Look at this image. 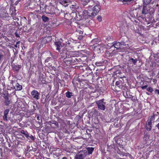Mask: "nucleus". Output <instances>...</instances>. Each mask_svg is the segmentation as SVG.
I'll list each match as a JSON object with an SVG mask.
<instances>
[{
	"mask_svg": "<svg viewBox=\"0 0 159 159\" xmlns=\"http://www.w3.org/2000/svg\"><path fill=\"white\" fill-rule=\"evenodd\" d=\"M68 51H67L66 48H63L61 51L60 53V59L64 58V62L66 64H70L71 63L75 62V60H74V61L72 59L67 60V54L68 53Z\"/></svg>",
	"mask_w": 159,
	"mask_h": 159,
	"instance_id": "1",
	"label": "nucleus"
},
{
	"mask_svg": "<svg viewBox=\"0 0 159 159\" xmlns=\"http://www.w3.org/2000/svg\"><path fill=\"white\" fill-rule=\"evenodd\" d=\"M154 12V10L152 8H150L149 7H146L144 5L142 11V14H147L148 13L151 14Z\"/></svg>",
	"mask_w": 159,
	"mask_h": 159,
	"instance_id": "2",
	"label": "nucleus"
},
{
	"mask_svg": "<svg viewBox=\"0 0 159 159\" xmlns=\"http://www.w3.org/2000/svg\"><path fill=\"white\" fill-rule=\"evenodd\" d=\"M104 100V99H102V100L96 102L98 109L102 111L104 110L105 109V105L106 103L105 102H103Z\"/></svg>",
	"mask_w": 159,
	"mask_h": 159,
	"instance_id": "3",
	"label": "nucleus"
},
{
	"mask_svg": "<svg viewBox=\"0 0 159 159\" xmlns=\"http://www.w3.org/2000/svg\"><path fill=\"white\" fill-rule=\"evenodd\" d=\"M100 10V6L98 4L95 5L93 8V11L91 12V15L93 17L98 13Z\"/></svg>",
	"mask_w": 159,
	"mask_h": 159,
	"instance_id": "4",
	"label": "nucleus"
},
{
	"mask_svg": "<svg viewBox=\"0 0 159 159\" xmlns=\"http://www.w3.org/2000/svg\"><path fill=\"white\" fill-rule=\"evenodd\" d=\"M87 153L86 150L81 151L76 155L75 158L76 159H83L86 157Z\"/></svg>",
	"mask_w": 159,
	"mask_h": 159,
	"instance_id": "5",
	"label": "nucleus"
},
{
	"mask_svg": "<svg viewBox=\"0 0 159 159\" xmlns=\"http://www.w3.org/2000/svg\"><path fill=\"white\" fill-rule=\"evenodd\" d=\"M120 80L117 81L116 83V87H114V84H111V89L115 91H118L119 90L122 89V85L120 84Z\"/></svg>",
	"mask_w": 159,
	"mask_h": 159,
	"instance_id": "6",
	"label": "nucleus"
},
{
	"mask_svg": "<svg viewBox=\"0 0 159 159\" xmlns=\"http://www.w3.org/2000/svg\"><path fill=\"white\" fill-rule=\"evenodd\" d=\"M70 3L71 4V6L70 7L72 11H75L77 9L79 8V4L78 2L74 1H70Z\"/></svg>",
	"mask_w": 159,
	"mask_h": 159,
	"instance_id": "7",
	"label": "nucleus"
},
{
	"mask_svg": "<svg viewBox=\"0 0 159 159\" xmlns=\"http://www.w3.org/2000/svg\"><path fill=\"white\" fill-rule=\"evenodd\" d=\"M82 12L83 13L84 19H86V18H88L89 17L91 18H93L92 16L91 15V11H87L85 10Z\"/></svg>",
	"mask_w": 159,
	"mask_h": 159,
	"instance_id": "8",
	"label": "nucleus"
},
{
	"mask_svg": "<svg viewBox=\"0 0 159 159\" xmlns=\"http://www.w3.org/2000/svg\"><path fill=\"white\" fill-rule=\"evenodd\" d=\"M52 39L51 36H48L43 38L41 42L42 43L46 44L50 42Z\"/></svg>",
	"mask_w": 159,
	"mask_h": 159,
	"instance_id": "9",
	"label": "nucleus"
},
{
	"mask_svg": "<svg viewBox=\"0 0 159 159\" xmlns=\"http://www.w3.org/2000/svg\"><path fill=\"white\" fill-rule=\"evenodd\" d=\"M9 112V109H7L4 110L3 116V119L4 121H7L9 119V117H7Z\"/></svg>",
	"mask_w": 159,
	"mask_h": 159,
	"instance_id": "10",
	"label": "nucleus"
},
{
	"mask_svg": "<svg viewBox=\"0 0 159 159\" xmlns=\"http://www.w3.org/2000/svg\"><path fill=\"white\" fill-rule=\"evenodd\" d=\"M31 94L34 98L37 100L39 99V93L37 90H33L32 91Z\"/></svg>",
	"mask_w": 159,
	"mask_h": 159,
	"instance_id": "11",
	"label": "nucleus"
},
{
	"mask_svg": "<svg viewBox=\"0 0 159 159\" xmlns=\"http://www.w3.org/2000/svg\"><path fill=\"white\" fill-rule=\"evenodd\" d=\"M99 2L98 1H94V0H90L88 3L87 4L88 5V7H91L93 6H95L96 4H98Z\"/></svg>",
	"mask_w": 159,
	"mask_h": 159,
	"instance_id": "12",
	"label": "nucleus"
},
{
	"mask_svg": "<svg viewBox=\"0 0 159 159\" xmlns=\"http://www.w3.org/2000/svg\"><path fill=\"white\" fill-rule=\"evenodd\" d=\"M76 15L77 20H80L84 19L83 13L82 12L80 11Z\"/></svg>",
	"mask_w": 159,
	"mask_h": 159,
	"instance_id": "13",
	"label": "nucleus"
},
{
	"mask_svg": "<svg viewBox=\"0 0 159 159\" xmlns=\"http://www.w3.org/2000/svg\"><path fill=\"white\" fill-rule=\"evenodd\" d=\"M48 124L50 125L52 127L54 128L57 127L58 125V122L55 121H49Z\"/></svg>",
	"mask_w": 159,
	"mask_h": 159,
	"instance_id": "14",
	"label": "nucleus"
},
{
	"mask_svg": "<svg viewBox=\"0 0 159 159\" xmlns=\"http://www.w3.org/2000/svg\"><path fill=\"white\" fill-rule=\"evenodd\" d=\"M68 53L67 54V60L72 59L73 60V61H74V60H77L76 58H75L74 56H72V52L68 51Z\"/></svg>",
	"mask_w": 159,
	"mask_h": 159,
	"instance_id": "15",
	"label": "nucleus"
},
{
	"mask_svg": "<svg viewBox=\"0 0 159 159\" xmlns=\"http://www.w3.org/2000/svg\"><path fill=\"white\" fill-rule=\"evenodd\" d=\"M5 99L4 103L5 105L8 106L10 104V100L8 98V93L3 97Z\"/></svg>",
	"mask_w": 159,
	"mask_h": 159,
	"instance_id": "16",
	"label": "nucleus"
},
{
	"mask_svg": "<svg viewBox=\"0 0 159 159\" xmlns=\"http://www.w3.org/2000/svg\"><path fill=\"white\" fill-rule=\"evenodd\" d=\"M112 44H113L112 45V46H114L117 49H118L121 47L120 42H114L112 43Z\"/></svg>",
	"mask_w": 159,
	"mask_h": 159,
	"instance_id": "17",
	"label": "nucleus"
},
{
	"mask_svg": "<svg viewBox=\"0 0 159 159\" xmlns=\"http://www.w3.org/2000/svg\"><path fill=\"white\" fill-rule=\"evenodd\" d=\"M55 45L57 47V50L60 51L59 50L60 49V47L61 46V43L60 41L57 42L55 43Z\"/></svg>",
	"mask_w": 159,
	"mask_h": 159,
	"instance_id": "18",
	"label": "nucleus"
},
{
	"mask_svg": "<svg viewBox=\"0 0 159 159\" xmlns=\"http://www.w3.org/2000/svg\"><path fill=\"white\" fill-rule=\"evenodd\" d=\"M15 89L16 90H20L22 89V86L20 85L18 83H16V86L14 87Z\"/></svg>",
	"mask_w": 159,
	"mask_h": 159,
	"instance_id": "19",
	"label": "nucleus"
},
{
	"mask_svg": "<svg viewBox=\"0 0 159 159\" xmlns=\"http://www.w3.org/2000/svg\"><path fill=\"white\" fill-rule=\"evenodd\" d=\"M70 3V1H68L66 0H63L61 2V4L65 7H67Z\"/></svg>",
	"mask_w": 159,
	"mask_h": 159,
	"instance_id": "20",
	"label": "nucleus"
},
{
	"mask_svg": "<svg viewBox=\"0 0 159 159\" xmlns=\"http://www.w3.org/2000/svg\"><path fill=\"white\" fill-rule=\"evenodd\" d=\"M6 11L5 10H3V13H0V15L2 16L3 17L5 18H6V17L8 16V14L7 13Z\"/></svg>",
	"mask_w": 159,
	"mask_h": 159,
	"instance_id": "21",
	"label": "nucleus"
},
{
	"mask_svg": "<svg viewBox=\"0 0 159 159\" xmlns=\"http://www.w3.org/2000/svg\"><path fill=\"white\" fill-rule=\"evenodd\" d=\"M90 113H92L93 114L95 115L96 116H98L99 114V111L96 109H93V110L90 112Z\"/></svg>",
	"mask_w": 159,
	"mask_h": 159,
	"instance_id": "22",
	"label": "nucleus"
},
{
	"mask_svg": "<svg viewBox=\"0 0 159 159\" xmlns=\"http://www.w3.org/2000/svg\"><path fill=\"white\" fill-rule=\"evenodd\" d=\"M21 66L19 65H15L13 67V70L17 72L18 71L19 69L21 68Z\"/></svg>",
	"mask_w": 159,
	"mask_h": 159,
	"instance_id": "23",
	"label": "nucleus"
},
{
	"mask_svg": "<svg viewBox=\"0 0 159 159\" xmlns=\"http://www.w3.org/2000/svg\"><path fill=\"white\" fill-rule=\"evenodd\" d=\"M118 154H119L120 156L124 157L125 156H127V154L125 153L122 152L120 150H119L117 152Z\"/></svg>",
	"mask_w": 159,
	"mask_h": 159,
	"instance_id": "24",
	"label": "nucleus"
},
{
	"mask_svg": "<svg viewBox=\"0 0 159 159\" xmlns=\"http://www.w3.org/2000/svg\"><path fill=\"white\" fill-rule=\"evenodd\" d=\"M129 61L130 62H132L134 65H136L138 61V59H134L133 58H130L129 60Z\"/></svg>",
	"mask_w": 159,
	"mask_h": 159,
	"instance_id": "25",
	"label": "nucleus"
},
{
	"mask_svg": "<svg viewBox=\"0 0 159 159\" xmlns=\"http://www.w3.org/2000/svg\"><path fill=\"white\" fill-rule=\"evenodd\" d=\"M12 4L15 6L16 5L18 2L20 1V0H10Z\"/></svg>",
	"mask_w": 159,
	"mask_h": 159,
	"instance_id": "26",
	"label": "nucleus"
},
{
	"mask_svg": "<svg viewBox=\"0 0 159 159\" xmlns=\"http://www.w3.org/2000/svg\"><path fill=\"white\" fill-rule=\"evenodd\" d=\"M72 94V93L69 91H67L66 93V97L68 98H70L71 96H73Z\"/></svg>",
	"mask_w": 159,
	"mask_h": 159,
	"instance_id": "27",
	"label": "nucleus"
},
{
	"mask_svg": "<svg viewBox=\"0 0 159 159\" xmlns=\"http://www.w3.org/2000/svg\"><path fill=\"white\" fill-rule=\"evenodd\" d=\"M87 151H88V153H89V154H91L92 153L93 151L94 150V148L91 147V148H87Z\"/></svg>",
	"mask_w": 159,
	"mask_h": 159,
	"instance_id": "28",
	"label": "nucleus"
},
{
	"mask_svg": "<svg viewBox=\"0 0 159 159\" xmlns=\"http://www.w3.org/2000/svg\"><path fill=\"white\" fill-rule=\"evenodd\" d=\"M43 20L44 22L48 21L49 20V18L44 15H43L42 17Z\"/></svg>",
	"mask_w": 159,
	"mask_h": 159,
	"instance_id": "29",
	"label": "nucleus"
},
{
	"mask_svg": "<svg viewBox=\"0 0 159 159\" xmlns=\"http://www.w3.org/2000/svg\"><path fill=\"white\" fill-rule=\"evenodd\" d=\"M90 0H82V4L84 6H85L87 5L88 2Z\"/></svg>",
	"mask_w": 159,
	"mask_h": 159,
	"instance_id": "30",
	"label": "nucleus"
},
{
	"mask_svg": "<svg viewBox=\"0 0 159 159\" xmlns=\"http://www.w3.org/2000/svg\"><path fill=\"white\" fill-rule=\"evenodd\" d=\"M151 0H143V4L144 5H148L151 2Z\"/></svg>",
	"mask_w": 159,
	"mask_h": 159,
	"instance_id": "31",
	"label": "nucleus"
},
{
	"mask_svg": "<svg viewBox=\"0 0 159 159\" xmlns=\"http://www.w3.org/2000/svg\"><path fill=\"white\" fill-rule=\"evenodd\" d=\"M121 46H128V44L127 42L122 41L120 42Z\"/></svg>",
	"mask_w": 159,
	"mask_h": 159,
	"instance_id": "32",
	"label": "nucleus"
},
{
	"mask_svg": "<svg viewBox=\"0 0 159 159\" xmlns=\"http://www.w3.org/2000/svg\"><path fill=\"white\" fill-rule=\"evenodd\" d=\"M152 125V122H151V119L148 120L147 122L146 125Z\"/></svg>",
	"mask_w": 159,
	"mask_h": 159,
	"instance_id": "33",
	"label": "nucleus"
},
{
	"mask_svg": "<svg viewBox=\"0 0 159 159\" xmlns=\"http://www.w3.org/2000/svg\"><path fill=\"white\" fill-rule=\"evenodd\" d=\"M26 137L27 139H29V134L27 131H25V132L24 134H23Z\"/></svg>",
	"mask_w": 159,
	"mask_h": 159,
	"instance_id": "34",
	"label": "nucleus"
},
{
	"mask_svg": "<svg viewBox=\"0 0 159 159\" xmlns=\"http://www.w3.org/2000/svg\"><path fill=\"white\" fill-rule=\"evenodd\" d=\"M26 137L27 139H29V134L27 131H25V132L24 134H23Z\"/></svg>",
	"mask_w": 159,
	"mask_h": 159,
	"instance_id": "35",
	"label": "nucleus"
},
{
	"mask_svg": "<svg viewBox=\"0 0 159 159\" xmlns=\"http://www.w3.org/2000/svg\"><path fill=\"white\" fill-rule=\"evenodd\" d=\"M147 90L148 91L150 92H152L153 91V89L151 87H148L147 88Z\"/></svg>",
	"mask_w": 159,
	"mask_h": 159,
	"instance_id": "36",
	"label": "nucleus"
},
{
	"mask_svg": "<svg viewBox=\"0 0 159 159\" xmlns=\"http://www.w3.org/2000/svg\"><path fill=\"white\" fill-rule=\"evenodd\" d=\"M41 79H42V80H41V83L42 84H44L45 82V80H44V78L43 77V76H42L41 77V78H40V77L39 78V80H40Z\"/></svg>",
	"mask_w": 159,
	"mask_h": 159,
	"instance_id": "37",
	"label": "nucleus"
},
{
	"mask_svg": "<svg viewBox=\"0 0 159 159\" xmlns=\"http://www.w3.org/2000/svg\"><path fill=\"white\" fill-rule=\"evenodd\" d=\"M16 10L15 9H14V11H12V12L11 14V15L12 16V17H14V16L16 15Z\"/></svg>",
	"mask_w": 159,
	"mask_h": 159,
	"instance_id": "38",
	"label": "nucleus"
},
{
	"mask_svg": "<svg viewBox=\"0 0 159 159\" xmlns=\"http://www.w3.org/2000/svg\"><path fill=\"white\" fill-rule=\"evenodd\" d=\"M114 74L116 75L117 76V74H120L121 73V72L120 71H117L115 72H114Z\"/></svg>",
	"mask_w": 159,
	"mask_h": 159,
	"instance_id": "39",
	"label": "nucleus"
},
{
	"mask_svg": "<svg viewBox=\"0 0 159 159\" xmlns=\"http://www.w3.org/2000/svg\"><path fill=\"white\" fill-rule=\"evenodd\" d=\"M103 63V62H97L96 63V65L97 66H100L102 65Z\"/></svg>",
	"mask_w": 159,
	"mask_h": 159,
	"instance_id": "40",
	"label": "nucleus"
},
{
	"mask_svg": "<svg viewBox=\"0 0 159 159\" xmlns=\"http://www.w3.org/2000/svg\"><path fill=\"white\" fill-rule=\"evenodd\" d=\"M29 139H30L32 141H34V137L31 135L30 136H29Z\"/></svg>",
	"mask_w": 159,
	"mask_h": 159,
	"instance_id": "41",
	"label": "nucleus"
},
{
	"mask_svg": "<svg viewBox=\"0 0 159 159\" xmlns=\"http://www.w3.org/2000/svg\"><path fill=\"white\" fill-rule=\"evenodd\" d=\"M147 129L148 131H150L152 128L151 125H146Z\"/></svg>",
	"mask_w": 159,
	"mask_h": 159,
	"instance_id": "42",
	"label": "nucleus"
},
{
	"mask_svg": "<svg viewBox=\"0 0 159 159\" xmlns=\"http://www.w3.org/2000/svg\"><path fill=\"white\" fill-rule=\"evenodd\" d=\"M97 19L99 21H102V17L100 16H98Z\"/></svg>",
	"mask_w": 159,
	"mask_h": 159,
	"instance_id": "43",
	"label": "nucleus"
},
{
	"mask_svg": "<svg viewBox=\"0 0 159 159\" xmlns=\"http://www.w3.org/2000/svg\"><path fill=\"white\" fill-rule=\"evenodd\" d=\"M147 87H148V86L147 85H144V86H141V88L142 89H146V88H147Z\"/></svg>",
	"mask_w": 159,
	"mask_h": 159,
	"instance_id": "44",
	"label": "nucleus"
},
{
	"mask_svg": "<svg viewBox=\"0 0 159 159\" xmlns=\"http://www.w3.org/2000/svg\"><path fill=\"white\" fill-rule=\"evenodd\" d=\"M15 35L16 36V37H19V36L18 35L17 32L16 31L15 32Z\"/></svg>",
	"mask_w": 159,
	"mask_h": 159,
	"instance_id": "45",
	"label": "nucleus"
},
{
	"mask_svg": "<svg viewBox=\"0 0 159 159\" xmlns=\"http://www.w3.org/2000/svg\"><path fill=\"white\" fill-rule=\"evenodd\" d=\"M133 0H123V1L125 2H130L133 1Z\"/></svg>",
	"mask_w": 159,
	"mask_h": 159,
	"instance_id": "46",
	"label": "nucleus"
},
{
	"mask_svg": "<svg viewBox=\"0 0 159 159\" xmlns=\"http://www.w3.org/2000/svg\"><path fill=\"white\" fill-rule=\"evenodd\" d=\"M51 59V57H48L45 60V61L46 62H48V61L50 60V59Z\"/></svg>",
	"mask_w": 159,
	"mask_h": 159,
	"instance_id": "47",
	"label": "nucleus"
},
{
	"mask_svg": "<svg viewBox=\"0 0 159 159\" xmlns=\"http://www.w3.org/2000/svg\"><path fill=\"white\" fill-rule=\"evenodd\" d=\"M155 93L159 95V90L156 89L155 90Z\"/></svg>",
	"mask_w": 159,
	"mask_h": 159,
	"instance_id": "48",
	"label": "nucleus"
},
{
	"mask_svg": "<svg viewBox=\"0 0 159 159\" xmlns=\"http://www.w3.org/2000/svg\"><path fill=\"white\" fill-rule=\"evenodd\" d=\"M39 117H39V115H37V119L38 120H40Z\"/></svg>",
	"mask_w": 159,
	"mask_h": 159,
	"instance_id": "49",
	"label": "nucleus"
},
{
	"mask_svg": "<svg viewBox=\"0 0 159 159\" xmlns=\"http://www.w3.org/2000/svg\"><path fill=\"white\" fill-rule=\"evenodd\" d=\"M25 131L24 130H22L20 131V132L23 134H24L25 133Z\"/></svg>",
	"mask_w": 159,
	"mask_h": 159,
	"instance_id": "50",
	"label": "nucleus"
},
{
	"mask_svg": "<svg viewBox=\"0 0 159 159\" xmlns=\"http://www.w3.org/2000/svg\"><path fill=\"white\" fill-rule=\"evenodd\" d=\"M16 83L15 82V81L14 80H12L11 81V84H14V83L16 84Z\"/></svg>",
	"mask_w": 159,
	"mask_h": 159,
	"instance_id": "51",
	"label": "nucleus"
},
{
	"mask_svg": "<svg viewBox=\"0 0 159 159\" xmlns=\"http://www.w3.org/2000/svg\"><path fill=\"white\" fill-rule=\"evenodd\" d=\"M3 55H0V60H1V59L3 57Z\"/></svg>",
	"mask_w": 159,
	"mask_h": 159,
	"instance_id": "52",
	"label": "nucleus"
},
{
	"mask_svg": "<svg viewBox=\"0 0 159 159\" xmlns=\"http://www.w3.org/2000/svg\"><path fill=\"white\" fill-rule=\"evenodd\" d=\"M156 126L157 127L158 129H159V123L156 125Z\"/></svg>",
	"mask_w": 159,
	"mask_h": 159,
	"instance_id": "53",
	"label": "nucleus"
},
{
	"mask_svg": "<svg viewBox=\"0 0 159 159\" xmlns=\"http://www.w3.org/2000/svg\"><path fill=\"white\" fill-rule=\"evenodd\" d=\"M52 57H53V58H54V59H56V56H52Z\"/></svg>",
	"mask_w": 159,
	"mask_h": 159,
	"instance_id": "54",
	"label": "nucleus"
},
{
	"mask_svg": "<svg viewBox=\"0 0 159 159\" xmlns=\"http://www.w3.org/2000/svg\"><path fill=\"white\" fill-rule=\"evenodd\" d=\"M20 43V41H18L16 43V45H17L19 43Z\"/></svg>",
	"mask_w": 159,
	"mask_h": 159,
	"instance_id": "55",
	"label": "nucleus"
},
{
	"mask_svg": "<svg viewBox=\"0 0 159 159\" xmlns=\"http://www.w3.org/2000/svg\"><path fill=\"white\" fill-rule=\"evenodd\" d=\"M62 159H67V158L66 157H63Z\"/></svg>",
	"mask_w": 159,
	"mask_h": 159,
	"instance_id": "56",
	"label": "nucleus"
},
{
	"mask_svg": "<svg viewBox=\"0 0 159 159\" xmlns=\"http://www.w3.org/2000/svg\"><path fill=\"white\" fill-rule=\"evenodd\" d=\"M75 82V80H73V81H72V83L73 84H74V83Z\"/></svg>",
	"mask_w": 159,
	"mask_h": 159,
	"instance_id": "57",
	"label": "nucleus"
},
{
	"mask_svg": "<svg viewBox=\"0 0 159 159\" xmlns=\"http://www.w3.org/2000/svg\"><path fill=\"white\" fill-rule=\"evenodd\" d=\"M14 46H15V47H16V48H17V45H16H16H14Z\"/></svg>",
	"mask_w": 159,
	"mask_h": 159,
	"instance_id": "58",
	"label": "nucleus"
},
{
	"mask_svg": "<svg viewBox=\"0 0 159 159\" xmlns=\"http://www.w3.org/2000/svg\"><path fill=\"white\" fill-rule=\"evenodd\" d=\"M16 19H17V20H19L18 19V18H16Z\"/></svg>",
	"mask_w": 159,
	"mask_h": 159,
	"instance_id": "59",
	"label": "nucleus"
},
{
	"mask_svg": "<svg viewBox=\"0 0 159 159\" xmlns=\"http://www.w3.org/2000/svg\"><path fill=\"white\" fill-rule=\"evenodd\" d=\"M122 77H120V79H122Z\"/></svg>",
	"mask_w": 159,
	"mask_h": 159,
	"instance_id": "60",
	"label": "nucleus"
},
{
	"mask_svg": "<svg viewBox=\"0 0 159 159\" xmlns=\"http://www.w3.org/2000/svg\"><path fill=\"white\" fill-rule=\"evenodd\" d=\"M34 151H36V150H35V148H34Z\"/></svg>",
	"mask_w": 159,
	"mask_h": 159,
	"instance_id": "61",
	"label": "nucleus"
}]
</instances>
